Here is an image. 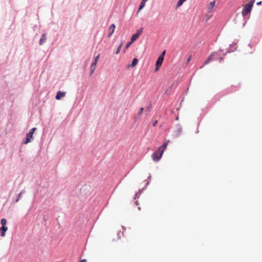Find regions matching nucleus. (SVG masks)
Returning <instances> with one entry per match:
<instances>
[{
	"instance_id": "1",
	"label": "nucleus",
	"mask_w": 262,
	"mask_h": 262,
	"mask_svg": "<svg viewBox=\"0 0 262 262\" xmlns=\"http://www.w3.org/2000/svg\"><path fill=\"white\" fill-rule=\"evenodd\" d=\"M222 52H223V50L220 49L218 51L212 52L205 60L203 66L208 64L210 61L212 60H216L218 59L219 57L221 55V53Z\"/></svg>"
},
{
	"instance_id": "2",
	"label": "nucleus",
	"mask_w": 262,
	"mask_h": 262,
	"mask_svg": "<svg viewBox=\"0 0 262 262\" xmlns=\"http://www.w3.org/2000/svg\"><path fill=\"white\" fill-rule=\"evenodd\" d=\"M254 2L255 0H251L244 6L242 12V15L244 17L246 16L251 12Z\"/></svg>"
},
{
	"instance_id": "3",
	"label": "nucleus",
	"mask_w": 262,
	"mask_h": 262,
	"mask_svg": "<svg viewBox=\"0 0 262 262\" xmlns=\"http://www.w3.org/2000/svg\"><path fill=\"white\" fill-rule=\"evenodd\" d=\"M163 154V153L162 151H160L158 149L157 150L154 152L151 155L152 160L156 162L159 161L161 159Z\"/></svg>"
},
{
	"instance_id": "4",
	"label": "nucleus",
	"mask_w": 262,
	"mask_h": 262,
	"mask_svg": "<svg viewBox=\"0 0 262 262\" xmlns=\"http://www.w3.org/2000/svg\"><path fill=\"white\" fill-rule=\"evenodd\" d=\"M150 180H151V176H150V174H149V176L148 177V179H147V182L145 184V186L142 189L139 190L138 192H137L135 194V196H134V199L135 200L137 198H139L140 197V196L141 194V193H142V192L145 189H146L147 186L149 184Z\"/></svg>"
},
{
	"instance_id": "5",
	"label": "nucleus",
	"mask_w": 262,
	"mask_h": 262,
	"mask_svg": "<svg viewBox=\"0 0 262 262\" xmlns=\"http://www.w3.org/2000/svg\"><path fill=\"white\" fill-rule=\"evenodd\" d=\"M176 129L174 131V136L176 137H179L182 133V127L179 123L176 124L175 126Z\"/></svg>"
},
{
	"instance_id": "6",
	"label": "nucleus",
	"mask_w": 262,
	"mask_h": 262,
	"mask_svg": "<svg viewBox=\"0 0 262 262\" xmlns=\"http://www.w3.org/2000/svg\"><path fill=\"white\" fill-rule=\"evenodd\" d=\"M143 30V28H140V29L137 30V32L134 34L131 37L132 42H134L137 40V38L139 37L141 34L142 33Z\"/></svg>"
},
{
	"instance_id": "7",
	"label": "nucleus",
	"mask_w": 262,
	"mask_h": 262,
	"mask_svg": "<svg viewBox=\"0 0 262 262\" xmlns=\"http://www.w3.org/2000/svg\"><path fill=\"white\" fill-rule=\"evenodd\" d=\"M33 138V134L29 132V133L26 134V137L24 140H23V143L27 144L30 143Z\"/></svg>"
},
{
	"instance_id": "8",
	"label": "nucleus",
	"mask_w": 262,
	"mask_h": 262,
	"mask_svg": "<svg viewBox=\"0 0 262 262\" xmlns=\"http://www.w3.org/2000/svg\"><path fill=\"white\" fill-rule=\"evenodd\" d=\"M236 43L233 42V43L230 45L229 48L228 49L227 51L223 54V55H226L228 53H231L234 52L236 50Z\"/></svg>"
},
{
	"instance_id": "9",
	"label": "nucleus",
	"mask_w": 262,
	"mask_h": 262,
	"mask_svg": "<svg viewBox=\"0 0 262 262\" xmlns=\"http://www.w3.org/2000/svg\"><path fill=\"white\" fill-rule=\"evenodd\" d=\"M116 26L114 24H112L108 28V33L107 34V37L110 38L114 32Z\"/></svg>"
},
{
	"instance_id": "10",
	"label": "nucleus",
	"mask_w": 262,
	"mask_h": 262,
	"mask_svg": "<svg viewBox=\"0 0 262 262\" xmlns=\"http://www.w3.org/2000/svg\"><path fill=\"white\" fill-rule=\"evenodd\" d=\"M66 93L61 91H58L55 96V98L56 100H60L62 98L64 97L66 95Z\"/></svg>"
},
{
	"instance_id": "11",
	"label": "nucleus",
	"mask_w": 262,
	"mask_h": 262,
	"mask_svg": "<svg viewBox=\"0 0 262 262\" xmlns=\"http://www.w3.org/2000/svg\"><path fill=\"white\" fill-rule=\"evenodd\" d=\"M47 34L43 33L40 38L39 40V45L40 46L42 45L43 43H45L47 41Z\"/></svg>"
},
{
	"instance_id": "12",
	"label": "nucleus",
	"mask_w": 262,
	"mask_h": 262,
	"mask_svg": "<svg viewBox=\"0 0 262 262\" xmlns=\"http://www.w3.org/2000/svg\"><path fill=\"white\" fill-rule=\"evenodd\" d=\"M8 230V227L6 226L3 225L0 228L1 236L4 237L5 236L6 232Z\"/></svg>"
},
{
	"instance_id": "13",
	"label": "nucleus",
	"mask_w": 262,
	"mask_h": 262,
	"mask_svg": "<svg viewBox=\"0 0 262 262\" xmlns=\"http://www.w3.org/2000/svg\"><path fill=\"white\" fill-rule=\"evenodd\" d=\"M168 142H169L168 140L166 142H164L162 146L158 147V149H159V150L162 151L163 153L164 150L166 149V148L167 147Z\"/></svg>"
},
{
	"instance_id": "14",
	"label": "nucleus",
	"mask_w": 262,
	"mask_h": 262,
	"mask_svg": "<svg viewBox=\"0 0 262 262\" xmlns=\"http://www.w3.org/2000/svg\"><path fill=\"white\" fill-rule=\"evenodd\" d=\"M138 58H134L133 60H132V63L129 65H128V67H132V68H134L135 67L138 63Z\"/></svg>"
},
{
	"instance_id": "15",
	"label": "nucleus",
	"mask_w": 262,
	"mask_h": 262,
	"mask_svg": "<svg viewBox=\"0 0 262 262\" xmlns=\"http://www.w3.org/2000/svg\"><path fill=\"white\" fill-rule=\"evenodd\" d=\"M163 60H164V59L162 58V57H160L159 56L157 61H156V65H158V66H161L163 62Z\"/></svg>"
},
{
	"instance_id": "16",
	"label": "nucleus",
	"mask_w": 262,
	"mask_h": 262,
	"mask_svg": "<svg viewBox=\"0 0 262 262\" xmlns=\"http://www.w3.org/2000/svg\"><path fill=\"white\" fill-rule=\"evenodd\" d=\"M146 1V0H142L139 7L138 11H140L144 8Z\"/></svg>"
},
{
	"instance_id": "17",
	"label": "nucleus",
	"mask_w": 262,
	"mask_h": 262,
	"mask_svg": "<svg viewBox=\"0 0 262 262\" xmlns=\"http://www.w3.org/2000/svg\"><path fill=\"white\" fill-rule=\"evenodd\" d=\"M186 0H179L177 4V8L180 7Z\"/></svg>"
},
{
	"instance_id": "18",
	"label": "nucleus",
	"mask_w": 262,
	"mask_h": 262,
	"mask_svg": "<svg viewBox=\"0 0 262 262\" xmlns=\"http://www.w3.org/2000/svg\"><path fill=\"white\" fill-rule=\"evenodd\" d=\"M143 110H144V108L143 107H141L140 108L139 112H138V114L137 115L136 119H139V118H140L141 115L142 113Z\"/></svg>"
},
{
	"instance_id": "19",
	"label": "nucleus",
	"mask_w": 262,
	"mask_h": 262,
	"mask_svg": "<svg viewBox=\"0 0 262 262\" xmlns=\"http://www.w3.org/2000/svg\"><path fill=\"white\" fill-rule=\"evenodd\" d=\"M122 45H123V43H122V42H121V43L118 46V48H117V50H116V52H115V53H116V54H119V52H120V50H121V48H122Z\"/></svg>"
},
{
	"instance_id": "20",
	"label": "nucleus",
	"mask_w": 262,
	"mask_h": 262,
	"mask_svg": "<svg viewBox=\"0 0 262 262\" xmlns=\"http://www.w3.org/2000/svg\"><path fill=\"white\" fill-rule=\"evenodd\" d=\"M6 223H7V220L6 219H1V224L2 225V226H3V225L4 226H6Z\"/></svg>"
},
{
	"instance_id": "21",
	"label": "nucleus",
	"mask_w": 262,
	"mask_h": 262,
	"mask_svg": "<svg viewBox=\"0 0 262 262\" xmlns=\"http://www.w3.org/2000/svg\"><path fill=\"white\" fill-rule=\"evenodd\" d=\"M215 1L210 2L209 4V8L212 9L215 6Z\"/></svg>"
},
{
	"instance_id": "22",
	"label": "nucleus",
	"mask_w": 262,
	"mask_h": 262,
	"mask_svg": "<svg viewBox=\"0 0 262 262\" xmlns=\"http://www.w3.org/2000/svg\"><path fill=\"white\" fill-rule=\"evenodd\" d=\"M96 69L94 68H92V67H90V74H89V76H91L93 73H94V72L95 71Z\"/></svg>"
},
{
	"instance_id": "23",
	"label": "nucleus",
	"mask_w": 262,
	"mask_h": 262,
	"mask_svg": "<svg viewBox=\"0 0 262 262\" xmlns=\"http://www.w3.org/2000/svg\"><path fill=\"white\" fill-rule=\"evenodd\" d=\"M165 54H166V50H164V51H163L161 53V55L159 56V57H162V58H163V59H164V56H165Z\"/></svg>"
},
{
	"instance_id": "24",
	"label": "nucleus",
	"mask_w": 262,
	"mask_h": 262,
	"mask_svg": "<svg viewBox=\"0 0 262 262\" xmlns=\"http://www.w3.org/2000/svg\"><path fill=\"white\" fill-rule=\"evenodd\" d=\"M151 106H152V105H151V103H150V104L147 106V107L146 108V110H145L146 112H149V111H150V109H151Z\"/></svg>"
},
{
	"instance_id": "25",
	"label": "nucleus",
	"mask_w": 262,
	"mask_h": 262,
	"mask_svg": "<svg viewBox=\"0 0 262 262\" xmlns=\"http://www.w3.org/2000/svg\"><path fill=\"white\" fill-rule=\"evenodd\" d=\"M36 129L37 128L36 127H33L29 130V132H30L32 134H34V132L36 130Z\"/></svg>"
},
{
	"instance_id": "26",
	"label": "nucleus",
	"mask_w": 262,
	"mask_h": 262,
	"mask_svg": "<svg viewBox=\"0 0 262 262\" xmlns=\"http://www.w3.org/2000/svg\"><path fill=\"white\" fill-rule=\"evenodd\" d=\"M133 42H132V39H130V41L128 42H127L126 45V46H125V49H127L128 48L129 46L133 43Z\"/></svg>"
},
{
	"instance_id": "27",
	"label": "nucleus",
	"mask_w": 262,
	"mask_h": 262,
	"mask_svg": "<svg viewBox=\"0 0 262 262\" xmlns=\"http://www.w3.org/2000/svg\"><path fill=\"white\" fill-rule=\"evenodd\" d=\"M96 65H97V63L95 62H93L91 64V67H92V68H94L95 69H96Z\"/></svg>"
},
{
	"instance_id": "28",
	"label": "nucleus",
	"mask_w": 262,
	"mask_h": 262,
	"mask_svg": "<svg viewBox=\"0 0 262 262\" xmlns=\"http://www.w3.org/2000/svg\"><path fill=\"white\" fill-rule=\"evenodd\" d=\"M99 58V55H98L94 59V62H95L96 63H97L98 59Z\"/></svg>"
},
{
	"instance_id": "29",
	"label": "nucleus",
	"mask_w": 262,
	"mask_h": 262,
	"mask_svg": "<svg viewBox=\"0 0 262 262\" xmlns=\"http://www.w3.org/2000/svg\"><path fill=\"white\" fill-rule=\"evenodd\" d=\"M87 186H83L81 189H80V191L82 193V191L84 190L86 188Z\"/></svg>"
},
{
	"instance_id": "30",
	"label": "nucleus",
	"mask_w": 262,
	"mask_h": 262,
	"mask_svg": "<svg viewBox=\"0 0 262 262\" xmlns=\"http://www.w3.org/2000/svg\"><path fill=\"white\" fill-rule=\"evenodd\" d=\"M160 66H158V65L156 64V68L155 69V71H156V72L157 71L159 70V69L160 68Z\"/></svg>"
},
{
	"instance_id": "31",
	"label": "nucleus",
	"mask_w": 262,
	"mask_h": 262,
	"mask_svg": "<svg viewBox=\"0 0 262 262\" xmlns=\"http://www.w3.org/2000/svg\"><path fill=\"white\" fill-rule=\"evenodd\" d=\"M121 231H119L117 233V236L119 239L121 238V235H120Z\"/></svg>"
},
{
	"instance_id": "32",
	"label": "nucleus",
	"mask_w": 262,
	"mask_h": 262,
	"mask_svg": "<svg viewBox=\"0 0 262 262\" xmlns=\"http://www.w3.org/2000/svg\"><path fill=\"white\" fill-rule=\"evenodd\" d=\"M218 59L220 60V61L221 62L222 61H223L224 57L219 56Z\"/></svg>"
},
{
	"instance_id": "33",
	"label": "nucleus",
	"mask_w": 262,
	"mask_h": 262,
	"mask_svg": "<svg viewBox=\"0 0 262 262\" xmlns=\"http://www.w3.org/2000/svg\"><path fill=\"white\" fill-rule=\"evenodd\" d=\"M158 123V120H156L154 123H153V126H156L157 125Z\"/></svg>"
},
{
	"instance_id": "34",
	"label": "nucleus",
	"mask_w": 262,
	"mask_h": 262,
	"mask_svg": "<svg viewBox=\"0 0 262 262\" xmlns=\"http://www.w3.org/2000/svg\"><path fill=\"white\" fill-rule=\"evenodd\" d=\"M21 195H22L21 194V193H19L17 196V199L20 200V199L21 198Z\"/></svg>"
},
{
	"instance_id": "35",
	"label": "nucleus",
	"mask_w": 262,
	"mask_h": 262,
	"mask_svg": "<svg viewBox=\"0 0 262 262\" xmlns=\"http://www.w3.org/2000/svg\"><path fill=\"white\" fill-rule=\"evenodd\" d=\"M19 200L17 198L15 200L13 201L12 203H16L18 202Z\"/></svg>"
},
{
	"instance_id": "36",
	"label": "nucleus",
	"mask_w": 262,
	"mask_h": 262,
	"mask_svg": "<svg viewBox=\"0 0 262 262\" xmlns=\"http://www.w3.org/2000/svg\"><path fill=\"white\" fill-rule=\"evenodd\" d=\"M26 191L25 189H23L21 191V192L19 193H21V194L22 195L23 194H24L25 193Z\"/></svg>"
},
{
	"instance_id": "37",
	"label": "nucleus",
	"mask_w": 262,
	"mask_h": 262,
	"mask_svg": "<svg viewBox=\"0 0 262 262\" xmlns=\"http://www.w3.org/2000/svg\"><path fill=\"white\" fill-rule=\"evenodd\" d=\"M261 4H262V2H261V1H260V2H257V3H256V5H257V6H260V5H261Z\"/></svg>"
},
{
	"instance_id": "38",
	"label": "nucleus",
	"mask_w": 262,
	"mask_h": 262,
	"mask_svg": "<svg viewBox=\"0 0 262 262\" xmlns=\"http://www.w3.org/2000/svg\"><path fill=\"white\" fill-rule=\"evenodd\" d=\"M191 56H190V57L187 59V62H186L187 63H188V62L190 61V59H191Z\"/></svg>"
},
{
	"instance_id": "39",
	"label": "nucleus",
	"mask_w": 262,
	"mask_h": 262,
	"mask_svg": "<svg viewBox=\"0 0 262 262\" xmlns=\"http://www.w3.org/2000/svg\"><path fill=\"white\" fill-rule=\"evenodd\" d=\"M80 262H86V259H83L80 261Z\"/></svg>"
},
{
	"instance_id": "40",
	"label": "nucleus",
	"mask_w": 262,
	"mask_h": 262,
	"mask_svg": "<svg viewBox=\"0 0 262 262\" xmlns=\"http://www.w3.org/2000/svg\"><path fill=\"white\" fill-rule=\"evenodd\" d=\"M135 204H136L137 205H139L138 201H136V202H135Z\"/></svg>"
},
{
	"instance_id": "41",
	"label": "nucleus",
	"mask_w": 262,
	"mask_h": 262,
	"mask_svg": "<svg viewBox=\"0 0 262 262\" xmlns=\"http://www.w3.org/2000/svg\"><path fill=\"white\" fill-rule=\"evenodd\" d=\"M165 94H168L167 91L165 92Z\"/></svg>"
},
{
	"instance_id": "42",
	"label": "nucleus",
	"mask_w": 262,
	"mask_h": 262,
	"mask_svg": "<svg viewBox=\"0 0 262 262\" xmlns=\"http://www.w3.org/2000/svg\"><path fill=\"white\" fill-rule=\"evenodd\" d=\"M178 119H179V118L177 117L176 120H178Z\"/></svg>"
}]
</instances>
